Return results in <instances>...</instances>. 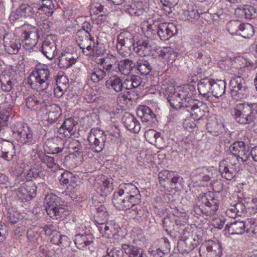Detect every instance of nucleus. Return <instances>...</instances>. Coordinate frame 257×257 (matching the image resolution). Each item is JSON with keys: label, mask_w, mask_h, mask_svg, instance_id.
Segmentation results:
<instances>
[{"label": "nucleus", "mask_w": 257, "mask_h": 257, "mask_svg": "<svg viewBox=\"0 0 257 257\" xmlns=\"http://www.w3.org/2000/svg\"><path fill=\"white\" fill-rule=\"evenodd\" d=\"M195 88L193 85H187L175 90L167 99L171 106L176 109L185 108L194 119H200L204 115L200 102L194 99Z\"/></svg>", "instance_id": "1"}, {"label": "nucleus", "mask_w": 257, "mask_h": 257, "mask_svg": "<svg viewBox=\"0 0 257 257\" xmlns=\"http://www.w3.org/2000/svg\"><path fill=\"white\" fill-rule=\"evenodd\" d=\"M45 210L53 219H59L69 214L67 206L61 201V199L54 194H47L44 200Z\"/></svg>", "instance_id": "2"}, {"label": "nucleus", "mask_w": 257, "mask_h": 257, "mask_svg": "<svg viewBox=\"0 0 257 257\" xmlns=\"http://www.w3.org/2000/svg\"><path fill=\"white\" fill-rule=\"evenodd\" d=\"M232 114L239 123L253 122L257 119V103H239L233 109Z\"/></svg>", "instance_id": "3"}, {"label": "nucleus", "mask_w": 257, "mask_h": 257, "mask_svg": "<svg viewBox=\"0 0 257 257\" xmlns=\"http://www.w3.org/2000/svg\"><path fill=\"white\" fill-rule=\"evenodd\" d=\"M219 200L212 192L201 193L198 196L197 206L195 211H200L207 216L214 215L218 209Z\"/></svg>", "instance_id": "4"}, {"label": "nucleus", "mask_w": 257, "mask_h": 257, "mask_svg": "<svg viewBox=\"0 0 257 257\" xmlns=\"http://www.w3.org/2000/svg\"><path fill=\"white\" fill-rule=\"evenodd\" d=\"M49 75L48 66L41 65L31 74L28 82L32 88L38 87L40 91H47L50 85Z\"/></svg>", "instance_id": "5"}, {"label": "nucleus", "mask_w": 257, "mask_h": 257, "mask_svg": "<svg viewBox=\"0 0 257 257\" xmlns=\"http://www.w3.org/2000/svg\"><path fill=\"white\" fill-rule=\"evenodd\" d=\"M230 94L235 100L245 98L249 93L248 87L246 80L240 76L232 77L229 82Z\"/></svg>", "instance_id": "6"}, {"label": "nucleus", "mask_w": 257, "mask_h": 257, "mask_svg": "<svg viewBox=\"0 0 257 257\" xmlns=\"http://www.w3.org/2000/svg\"><path fill=\"white\" fill-rule=\"evenodd\" d=\"M135 45L134 36L131 33H121L118 36L116 49L118 53L123 57L129 56L132 53Z\"/></svg>", "instance_id": "7"}, {"label": "nucleus", "mask_w": 257, "mask_h": 257, "mask_svg": "<svg viewBox=\"0 0 257 257\" xmlns=\"http://www.w3.org/2000/svg\"><path fill=\"white\" fill-rule=\"evenodd\" d=\"M106 139L103 131L94 128L91 129L88 141L91 149L95 152L99 153L104 148Z\"/></svg>", "instance_id": "8"}, {"label": "nucleus", "mask_w": 257, "mask_h": 257, "mask_svg": "<svg viewBox=\"0 0 257 257\" xmlns=\"http://www.w3.org/2000/svg\"><path fill=\"white\" fill-rule=\"evenodd\" d=\"M219 171L221 176L227 180H231L237 174V163L227 158L220 162Z\"/></svg>", "instance_id": "9"}, {"label": "nucleus", "mask_w": 257, "mask_h": 257, "mask_svg": "<svg viewBox=\"0 0 257 257\" xmlns=\"http://www.w3.org/2000/svg\"><path fill=\"white\" fill-rule=\"evenodd\" d=\"M229 150L237 160L241 159L243 162L246 161L250 157L249 147L242 141L234 142L230 146Z\"/></svg>", "instance_id": "10"}, {"label": "nucleus", "mask_w": 257, "mask_h": 257, "mask_svg": "<svg viewBox=\"0 0 257 257\" xmlns=\"http://www.w3.org/2000/svg\"><path fill=\"white\" fill-rule=\"evenodd\" d=\"M14 135L17 140L22 144L32 145L36 143L33 131L27 124L23 125L19 130L14 132Z\"/></svg>", "instance_id": "11"}, {"label": "nucleus", "mask_w": 257, "mask_h": 257, "mask_svg": "<svg viewBox=\"0 0 257 257\" xmlns=\"http://www.w3.org/2000/svg\"><path fill=\"white\" fill-rule=\"evenodd\" d=\"M39 12H35L34 8L27 4H21L15 12H12L10 15L12 20H16L21 18L38 17Z\"/></svg>", "instance_id": "12"}, {"label": "nucleus", "mask_w": 257, "mask_h": 257, "mask_svg": "<svg viewBox=\"0 0 257 257\" xmlns=\"http://www.w3.org/2000/svg\"><path fill=\"white\" fill-rule=\"evenodd\" d=\"M37 186L32 181H27L18 190V196L23 201H29L36 195Z\"/></svg>", "instance_id": "13"}, {"label": "nucleus", "mask_w": 257, "mask_h": 257, "mask_svg": "<svg viewBox=\"0 0 257 257\" xmlns=\"http://www.w3.org/2000/svg\"><path fill=\"white\" fill-rule=\"evenodd\" d=\"M78 122L72 117L66 118L58 130V133L61 137L70 138L76 132V126Z\"/></svg>", "instance_id": "14"}, {"label": "nucleus", "mask_w": 257, "mask_h": 257, "mask_svg": "<svg viewBox=\"0 0 257 257\" xmlns=\"http://www.w3.org/2000/svg\"><path fill=\"white\" fill-rule=\"evenodd\" d=\"M76 40L80 48L84 50L85 48L88 51L93 50L91 45L94 43V38L90 33H87L83 31H77L75 34Z\"/></svg>", "instance_id": "15"}, {"label": "nucleus", "mask_w": 257, "mask_h": 257, "mask_svg": "<svg viewBox=\"0 0 257 257\" xmlns=\"http://www.w3.org/2000/svg\"><path fill=\"white\" fill-rule=\"evenodd\" d=\"M39 35L38 30L33 28L30 31H25L22 34V41L24 47L27 50L32 49L37 44Z\"/></svg>", "instance_id": "16"}, {"label": "nucleus", "mask_w": 257, "mask_h": 257, "mask_svg": "<svg viewBox=\"0 0 257 257\" xmlns=\"http://www.w3.org/2000/svg\"><path fill=\"white\" fill-rule=\"evenodd\" d=\"M178 29L173 23H162L160 24L158 36L162 40L166 41L176 35Z\"/></svg>", "instance_id": "17"}, {"label": "nucleus", "mask_w": 257, "mask_h": 257, "mask_svg": "<svg viewBox=\"0 0 257 257\" xmlns=\"http://www.w3.org/2000/svg\"><path fill=\"white\" fill-rule=\"evenodd\" d=\"M162 225L164 230L170 234L171 233H179L182 223L179 219L166 216L162 221Z\"/></svg>", "instance_id": "18"}, {"label": "nucleus", "mask_w": 257, "mask_h": 257, "mask_svg": "<svg viewBox=\"0 0 257 257\" xmlns=\"http://www.w3.org/2000/svg\"><path fill=\"white\" fill-rule=\"evenodd\" d=\"M41 51L49 59H51L57 54L56 45L52 35L48 36L43 42Z\"/></svg>", "instance_id": "19"}, {"label": "nucleus", "mask_w": 257, "mask_h": 257, "mask_svg": "<svg viewBox=\"0 0 257 257\" xmlns=\"http://www.w3.org/2000/svg\"><path fill=\"white\" fill-rule=\"evenodd\" d=\"M14 145L9 141H0V157L7 161L12 160L15 156Z\"/></svg>", "instance_id": "20"}, {"label": "nucleus", "mask_w": 257, "mask_h": 257, "mask_svg": "<svg viewBox=\"0 0 257 257\" xmlns=\"http://www.w3.org/2000/svg\"><path fill=\"white\" fill-rule=\"evenodd\" d=\"M122 121L125 127L134 133H138L141 129V124L137 118L129 112H125L122 117Z\"/></svg>", "instance_id": "21"}, {"label": "nucleus", "mask_w": 257, "mask_h": 257, "mask_svg": "<svg viewBox=\"0 0 257 257\" xmlns=\"http://www.w3.org/2000/svg\"><path fill=\"white\" fill-rule=\"evenodd\" d=\"M94 237L89 233L79 232L75 235L74 242L76 247L80 249H84L93 242Z\"/></svg>", "instance_id": "22"}, {"label": "nucleus", "mask_w": 257, "mask_h": 257, "mask_svg": "<svg viewBox=\"0 0 257 257\" xmlns=\"http://www.w3.org/2000/svg\"><path fill=\"white\" fill-rule=\"evenodd\" d=\"M105 86L110 92H120L123 90L122 79L117 75H112L106 80Z\"/></svg>", "instance_id": "23"}, {"label": "nucleus", "mask_w": 257, "mask_h": 257, "mask_svg": "<svg viewBox=\"0 0 257 257\" xmlns=\"http://www.w3.org/2000/svg\"><path fill=\"white\" fill-rule=\"evenodd\" d=\"M214 79L205 78L202 79L198 84V90L199 94L202 95L206 100H209L212 83Z\"/></svg>", "instance_id": "24"}, {"label": "nucleus", "mask_w": 257, "mask_h": 257, "mask_svg": "<svg viewBox=\"0 0 257 257\" xmlns=\"http://www.w3.org/2000/svg\"><path fill=\"white\" fill-rule=\"evenodd\" d=\"M133 51L141 57L150 55L152 46L148 40H139L135 42Z\"/></svg>", "instance_id": "25"}, {"label": "nucleus", "mask_w": 257, "mask_h": 257, "mask_svg": "<svg viewBox=\"0 0 257 257\" xmlns=\"http://www.w3.org/2000/svg\"><path fill=\"white\" fill-rule=\"evenodd\" d=\"M246 225L244 221H235L227 224L225 228V233L228 234H241L245 230Z\"/></svg>", "instance_id": "26"}, {"label": "nucleus", "mask_w": 257, "mask_h": 257, "mask_svg": "<svg viewBox=\"0 0 257 257\" xmlns=\"http://www.w3.org/2000/svg\"><path fill=\"white\" fill-rule=\"evenodd\" d=\"M119 190L125 196L140 199L141 195L138 188L132 183H123L119 185Z\"/></svg>", "instance_id": "27"}, {"label": "nucleus", "mask_w": 257, "mask_h": 257, "mask_svg": "<svg viewBox=\"0 0 257 257\" xmlns=\"http://www.w3.org/2000/svg\"><path fill=\"white\" fill-rule=\"evenodd\" d=\"M156 52L159 58L163 59L167 63H172L175 60L177 55V53L174 52L173 49L169 47L159 48Z\"/></svg>", "instance_id": "28"}, {"label": "nucleus", "mask_w": 257, "mask_h": 257, "mask_svg": "<svg viewBox=\"0 0 257 257\" xmlns=\"http://www.w3.org/2000/svg\"><path fill=\"white\" fill-rule=\"evenodd\" d=\"M204 247L206 249L207 257H221L222 250L220 243L208 240L205 243Z\"/></svg>", "instance_id": "29"}, {"label": "nucleus", "mask_w": 257, "mask_h": 257, "mask_svg": "<svg viewBox=\"0 0 257 257\" xmlns=\"http://www.w3.org/2000/svg\"><path fill=\"white\" fill-rule=\"evenodd\" d=\"M137 114L143 122H152L156 118V115L153 111L146 105L139 106L137 110Z\"/></svg>", "instance_id": "30"}, {"label": "nucleus", "mask_w": 257, "mask_h": 257, "mask_svg": "<svg viewBox=\"0 0 257 257\" xmlns=\"http://www.w3.org/2000/svg\"><path fill=\"white\" fill-rule=\"evenodd\" d=\"M77 57L75 53L64 52L59 57L58 65L62 68H68L76 62Z\"/></svg>", "instance_id": "31"}, {"label": "nucleus", "mask_w": 257, "mask_h": 257, "mask_svg": "<svg viewBox=\"0 0 257 257\" xmlns=\"http://www.w3.org/2000/svg\"><path fill=\"white\" fill-rule=\"evenodd\" d=\"M121 249L127 257H145L143 249L137 246L124 243L121 245Z\"/></svg>", "instance_id": "32"}, {"label": "nucleus", "mask_w": 257, "mask_h": 257, "mask_svg": "<svg viewBox=\"0 0 257 257\" xmlns=\"http://www.w3.org/2000/svg\"><path fill=\"white\" fill-rule=\"evenodd\" d=\"M26 103L28 108L36 110L39 108V106L44 104V100L40 93H36L29 96L26 99Z\"/></svg>", "instance_id": "33"}, {"label": "nucleus", "mask_w": 257, "mask_h": 257, "mask_svg": "<svg viewBox=\"0 0 257 257\" xmlns=\"http://www.w3.org/2000/svg\"><path fill=\"white\" fill-rule=\"evenodd\" d=\"M41 4L39 3L40 6L37 8V12H39L38 17L41 12H43L47 17L51 16L56 10L54 4L52 0H41Z\"/></svg>", "instance_id": "34"}, {"label": "nucleus", "mask_w": 257, "mask_h": 257, "mask_svg": "<svg viewBox=\"0 0 257 257\" xmlns=\"http://www.w3.org/2000/svg\"><path fill=\"white\" fill-rule=\"evenodd\" d=\"M226 82L224 80L215 81L212 83L211 94L212 96L218 98L225 93Z\"/></svg>", "instance_id": "35"}, {"label": "nucleus", "mask_w": 257, "mask_h": 257, "mask_svg": "<svg viewBox=\"0 0 257 257\" xmlns=\"http://www.w3.org/2000/svg\"><path fill=\"white\" fill-rule=\"evenodd\" d=\"M135 66V63L128 59L121 60L118 64L119 71L121 74L125 75L130 74Z\"/></svg>", "instance_id": "36"}, {"label": "nucleus", "mask_w": 257, "mask_h": 257, "mask_svg": "<svg viewBox=\"0 0 257 257\" xmlns=\"http://www.w3.org/2000/svg\"><path fill=\"white\" fill-rule=\"evenodd\" d=\"M5 50L10 54H16L21 48V44L17 43L15 40H10L7 36L4 37Z\"/></svg>", "instance_id": "37"}, {"label": "nucleus", "mask_w": 257, "mask_h": 257, "mask_svg": "<svg viewBox=\"0 0 257 257\" xmlns=\"http://www.w3.org/2000/svg\"><path fill=\"white\" fill-rule=\"evenodd\" d=\"M236 11L246 19H251L256 14V10L254 7L247 5L240 6Z\"/></svg>", "instance_id": "38"}, {"label": "nucleus", "mask_w": 257, "mask_h": 257, "mask_svg": "<svg viewBox=\"0 0 257 257\" xmlns=\"http://www.w3.org/2000/svg\"><path fill=\"white\" fill-rule=\"evenodd\" d=\"M140 202V199L125 196V198H124V200L122 203L121 207H119V210H126L132 208L133 210L136 211V210H138V207L136 206L139 204Z\"/></svg>", "instance_id": "39"}, {"label": "nucleus", "mask_w": 257, "mask_h": 257, "mask_svg": "<svg viewBox=\"0 0 257 257\" xmlns=\"http://www.w3.org/2000/svg\"><path fill=\"white\" fill-rule=\"evenodd\" d=\"M145 137L148 142L156 146L158 145L159 143L162 140L160 133L153 129H150L147 131L145 134Z\"/></svg>", "instance_id": "40"}, {"label": "nucleus", "mask_w": 257, "mask_h": 257, "mask_svg": "<svg viewBox=\"0 0 257 257\" xmlns=\"http://www.w3.org/2000/svg\"><path fill=\"white\" fill-rule=\"evenodd\" d=\"M223 129V125L215 120H211L206 124L207 132L213 136H218Z\"/></svg>", "instance_id": "41"}, {"label": "nucleus", "mask_w": 257, "mask_h": 257, "mask_svg": "<svg viewBox=\"0 0 257 257\" xmlns=\"http://www.w3.org/2000/svg\"><path fill=\"white\" fill-rule=\"evenodd\" d=\"M146 34L147 37H152L158 35L159 29L161 23L154 21L153 20L148 21Z\"/></svg>", "instance_id": "42"}, {"label": "nucleus", "mask_w": 257, "mask_h": 257, "mask_svg": "<svg viewBox=\"0 0 257 257\" xmlns=\"http://www.w3.org/2000/svg\"><path fill=\"white\" fill-rule=\"evenodd\" d=\"M254 32L253 26L251 24L241 23L238 35L242 36L244 38L248 39L253 35Z\"/></svg>", "instance_id": "43"}, {"label": "nucleus", "mask_w": 257, "mask_h": 257, "mask_svg": "<svg viewBox=\"0 0 257 257\" xmlns=\"http://www.w3.org/2000/svg\"><path fill=\"white\" fill-rule=\"evenodd\" d=\"M138 71L142 75H147L152 70V66L149 61L146 60H139L137 62Z\"/></svg>", "instance_id": "44"}, {"label": "nucleus", "mask_w": 257, "mask_h": 257, "mask_svg": "<svg viewBox=\"0 0 257 257\" xmlns=\"http://www.w3.org/2000/svg\"><path fill=\"white\" fill-rule=\"evenodd\" d=\"M68 147L69 149L74 151L76 156L83 155L85 149V145L80 143L78 140H73L69 143Z\"/></svg>", "instance_id": "45"}, {"label": "nucleus", "mask_w": 257, "mask_h": 257, "mask_svg": "<svg viewBox=\"0 0 257 257\" xmlns=\"http://www.w3.org/2000/svg\"><path fill=\"white\" fill-rule=\"evenodd\" d=\"M0 81L1 82V88L3 91L9 92L12 89L14 84L10 75L7 74L1 75Z\"/></svg>", "instance_id": "46"}, {"label": "nucleus", "mask_w": 257, "mask_h": 257, "mask_svg": "<svg viewBox=\"0 0 257 257\" xmlns=\"http://www.w3.org/2000/svg\"><path fill=\"white\" fill-rule=\"evenodd\" d=\"M88 77L94 83H97L105 77V73L99 68H95L88 72Z\"/></svg>", "instance_id": "47"}, {"label": "nucleus", "mask_w": 257, "mask_h": 257, "mask_svg": "<svg viewBox=\"0 0 257 257\" xmlns=\"http://www.w3.org/2000/svg\"><path fill=\"white\" fill-rule=\"evenodd\" d=\"M195 57L198 63H202L203 65H209L211 59L210 55L204 51H198L195 53Z\"/></svg>", "instance_id": "48"}, {"label": "nucleus", "mask_w": 257, "mask_h": 257, "mask_svg": "<svg viewBox=\"0 0 257 257\" xmlns=\"http://www.w3.org/2000/svg\"><path fill=\"white\" fill-rule=\"evenodd\" d=\"M112 189V183H110L108 180L104 179L100 185V188L98 189L97 192L101 196H106L109 194Z\"/></svg>", "instance_id": "49"}, {"label": "nucleus", "mask_w": 257, "mask_h": 257, "mask_svg": "<svg viewBox=\"0 0 257 257\" xmlns=\"http://www.w3.org/2000/svg\"><path fill=\"white\" fill-rule=\"evenodd\" d=\"M241 23L238 21H230L227 23L226 29L228 32L232 35L239 34Z\"/></svg>", "instance_id": "50"}, {"label": "nucleus", "mask_w": 257, "mask_h": 257, "mask_svg": "<svg viewBox=\"0 0 257 257\" xmlns=\"http://www.w3.org/2000/svg\"><path fill=\"white\" fill-rule=\"evenodd\" d=\"M131 238L133 243L139 245L145 240V238L140 230H133L131 234Z\"/></svg>", "instance_id": "51"}, {"label": "nucleus", "mask_w": 257, "mask_h": 257, "mask_svg": "<svg viewBox=\"0 0 257 257\" xmlns=\"http://www.w3.org/2000/svg\"><path fill=\"white\" fill-rule=\"evenodd\" d=\"M238 216H241L243 213L246 212L245 207L243 203L238 202L232 206L228 210Z\"/></svg>", "instance_id": "52"}, {"label": "nucleus", "mask_w": 257, "mask_h": 257, "mask_svg": "<svg viewBox=\"0 0 257 257\" xmlns=\"http://www.w3.org/2000/svg\"><path fill=\"white\" fill-rule=\"evenodd\" d=\"M125 196L118 189L117 192H115L113 195L112 203L115 207L119 210V207H121L122 203Z\"/></svg>", "instance_id": "53"}, {"label": "nucleus", "mask_w": 257, "mask_h": 257, "mask_svg": "<svg viewBox=\"0 0 257 257\" xmlns=\"http://www.w3.org/2000/svg\"><path fill=\"white\" fill-rule=\"evenodd\" d=\"M117 61L116 58L112 55H107L106 57L98 60V64H106L113 66Z\"/></svg>", "instance_id": "54"}, {"label": "nucleus", "mask_w": 257, "mask_h": 257, "mask_svg": "<svg viewBox=\"0 0 257 257\" xmlns=\"http://www.w3.org/2000/svg\"><path fill=\"white\" fill-rule=\"evenodd\" d=\"M126 11L131 16L137 17L143 15L144 13V10L141 8H139L136 4L130 6Z\"/></svg>", "instance_id": "55"}, {"label": "nucleus", "mask_w": 257, "mask_h": 257, "mask_svg": "<svg viewBox=\"0 0 257 257\" xmlns=\"http://www.w3.org/2000/svg\"><path fill=\"white\" fill-rule=\"evenodd\" d=\"M122 250H120L113 246L108 247L106 249V254L103 257H120Z\"/></svg>", "instance_id": "56"}, {"label": "nucleus", "mask_w": 257, "mask_h": 257, "mask_svg": "<svg viewBox=\"0 0 257 257\" xmlns=\"http://www.w3.org/2000/svg\"><path fill=\"white\" fill-rule=\"evenodd\" d=\"M73 179L72 173L68 171H64L59 177L60 183L62 185H67Z\"/></svg>", "instance_id": "57"}, {"label": "nucleus", "mask_w": 257, "mask_h": 257, "mask_svg": "<svg viewBox=\"0 0 257 257\" xmlns=\"http://www.w3.org/2000/svg\"><path fill=\"white\" fill-rule=\"evenodd\" d=\"M12 119L10 116V112L7 110H3L0 111V125L3 126H7Z\"/></svg>", "instance_id": "58"}, {"label": "nucleus", "mask_w": 257, "mask_h": 257, "mask_svg": "<svg viewBox=\"0 0 257 257\" xmlns=\"http://www.w3.org/2000/svg\"><path fill=\"white\" fill-rule=\"evenodd\" d=\"M41 159L49 168H53L56 165V163L55 162V159L53 157L43 155Z\"/></svg>", "instance_id": "59"}, {"label": "nucleus", "mask_w": 257, "mask_h": 257, "mask_svg": "<svg viewBox=\"0 0 257 257\" xmlns=\"http://www.w3.org/2000/svg\"><path fill=\"white\" fill-rule=\"evenodd\" d=\"M174 172H170L168 170H164L160 172L158 174L159 178L160 180L165 181L166 179L170 180L172 176H173Z\"/></svg>", "instance_id": "60"}, {"label": "nucleus", "mask_w": 257, "mask_h": 257, "mask_svg": "<svg viewBox=\"0 0 257 257\" xmlns=\"http://www.w3.org/2000/svg\"><path fill=\"white\" fill-rule=\"evenodd\" d=\"M67 87L66 86L57 85L54 88V93L55 96L57 98H60L63 95L64 93L67 90Z\"/></svg>", "instance_id": "61"}, {"label": "nucleus", "mask_w": 257, "mask_h": 257, "mask_svg": "<svg viewBox=\"0 0 257 257\" xmlns=\"http://www.w3.org/2000/svg\"><path fill=\"white\" fill-rule=\"evenodd\" d=\"M0 184L2 185V187L6 188L12 187L8 177L4 174H0Z\"/></svg>", "instance_id": "62"}, {"label": "nucleus", "mask_w": 257, "mask_h": 257, "mask_svg": "<svg viewBox=\"0 0 257 257\" xmlns=\"http://www.w3.org/2000/svg\"><path fill=\"white\" fill-rule=\"evenodd\" d=\"M59 113L58 112H55L54 111H50L48 113V120L50 123H53L56 122L59 116Z\"/></svg>", "instance_id": "63"}, {"label": "nucleus", "mask_w": 257, "mask_h": 257, "mask_svg": "<svg viewBox=\"0 0 257 257\" xmlns=\"http://www.w3.org/2000/svg\"><path fill=\"white\" fill-rule=\"evenodd\" d=\"M225 222V219L223 218H218L213 220V225L215 228L221 229Z\"/></svg>", "instance_id": "64"}]
</instances>
